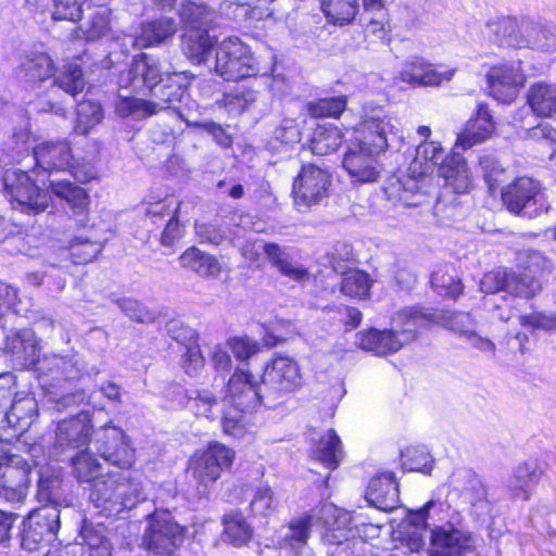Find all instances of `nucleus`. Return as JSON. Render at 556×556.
<instances>
[{"mask_svg":"<svg viewBox=\"0 0 556 556\" xmlns=\"http://www.w3.org/2000/svg\"><path fill=\"white\" fill-rule=\"evenodd\" d=\"M384 191L389 199L399 201L405 206H418L425 199L416 177L413 176L392 177Z\"/></svg>","mask_w":556,"mask_h":556,"instance_id":"nucleus-32","label":"nucleus"},{"mask_svg":"<svg viewBox=\"0 0 556 556\" xmlns=\"http://www.w3.org/2000/svg\"><path fill=\"white\" fill-rule=\"evenodd\" d=\"M317 519L315 508L293 517L278 532L277 543L279 548L287 552L309 547L308 539L313 527L317 525Z\"/></svg>","mask_w":556,"mask_h":556,"instance_id":"nucleus-21","label":"nucleus"},{"mask_svg":"<svg viewBox=\"0 0 556 556\" xmlns=\"http://www.w3.org/2000/svg\"><path fill=\"white\" fill-rule=\"evenodd\" d=\"M318 516L317 525L327 530V539L330 543L341 544L349 540L352 532V515L331 503H324L315 507Z\"/></svg>","mask_w":556,"mask_h":556,"instance_id":"nucleus-25","label":"nucleus"},{"mask_svg":"<svg viewBox=\"0 0 556 556\" xmlns=\"http://www.w3.org/2000/svg\"><path fill=\"white\" fill-rule=\"evenodd\" d=\"M366 500L370 505L384 511L396 508L400 502V494L394 475L388 471L374 477L369 481Z\"/></svg>","mask_w":556,"mask_h":556,"instance_id":"nucleus-28","label":"nucleus"},{"mask_svg":"<svg viewBox=\"0 0 556 556\" xmlns=\"http://www.w3.org/2000/svg\"><path fill=\"white\" fill-rule=\"evenodd\" d=\"M194 229L200 243L219 245L227 238L226 230L214 224L197 223Z\"/></svg>","mask_w":556,"mask_h":556,"instance_id":"nucleus-64","label":"nucleus"},{"mask_svg":"<svg viewBox=\"0 0 556 556\" xmlns=\"http://www.w3.org/2000/svg\"><path fill=\"white\" fill-rule=\"evenodd\" d=\"M91 419L88 412L81 410L75 417L59 422L56 443L61 447L78 448L90 444Z\"/></svg>","mask_w":556,"mask_h":556,"instance_id":"nucleus-29","label":"nucleus"},{"mask_svg":"<svg viewBox=\"0 0 556 556\" xmlns=\"http://www.w3.org/2000/svg\"><path fill=\"white\" fill-rule=\"evenodd\" d=\"M434 324L442 325L465 338L472 334L476 329V321L469 313L465 312L437 311Z\"/></svg>","mask_w":556,"mask_h":556,"instance_id":"nucleus-48","label":"nucleus"},{"mask_svg":"<svg viewBox=\"0 0 556 556\" xmlns=\"http://www.w3.org/2000/svg\"><path fill=\"white\" fill-rule=\"evenodd\" d=\"M313 457L329 469H336L340 465L343 458V450L341 440L334 430H328L319 439L316 447L313 450Z\"/></svg>","mask_w":556,"mask_h":556,"instance_id":"nucleus-41","label":"nucleus"},{"mask_svg":"<svg viewBox=\"0 0 556 556\" xmlns=\"http://www.w3.org/2000/svg\"><path fill=\"white\" fill-rule=\"evenodd\" d=\"M541 290V282L531 275V270L516 273L508 270L506 292L515 296L532 298Z\"/></svg>","mask_w":556,"mask_h":556,"instance_id":"nucleus-49","label":"nucleus"},{"mask_svg":"<svg viewBox=\"0 0 556 556\" xmlns=\"http://www.w3.org/2000/svg\"><path fill=\"white\" fill-rule=\"evenodd\" d=\"M235 452L219 442L208 444L206 450L191 458L189 471L204 488L217 481L222 471L231 467Z\"/></svg>","mask_w":556,"mask_h":556,"instance_id":"nucleus-14","label":"nucleus"},{"mask_svg":"<svg viewBox=\"0 0 556 556\" xmlns=\"http://www.w3.org/2000/svg\"><path fill=\"white\" fill-rule=\"evenodd\" d=\"M102 248L103 245L100 242L77 237L70 243L66 253L71 256L73 263L85 264L93 261L102 251Z\"/></svg>","mask_w":556,"mask_h":556,"instance_id":"nucleus-52","label":"nucleus"},{"mask_svg":"<svg viewBox=\"0 0 556 556\" xmlns=\"http://www.w3.org/2000/svg\"><path fill=\"white\" fill-rule=\"evenodd\" d=\"M431 285L437 293L455 298L462 293L463 287L458 279L446 270L438 269L431 275Z\"/></svg>","mask_w":556,"mask_h":556,"instance_id":"nucleus-60","label":"nucleus"},{"mask_svg":"<svg viewBox=\"0 0 556 556\" xmlns=\"http://www.w3.org/2000/svg\"><path fill=\"white\" fill-rule=\"evenodd\" d=\"M425 63L426 59L422 56H409L402 63L396 78L413 87H420L425 73Z\"/></svg>","mask_w":556,"mask_h":556,"instance_id":"nucleus-58","label":"nucleus"},{"mask_svg":"<svg viewBox=\"0 0 556 556\" xmlns=\"http://www.w3.org/2000/svg\"><path fill=\"white\" fill-rule=\"evenodd\" d=\"M528 40L526 49H532L540 52L556 51V26L545 24L541 21L529 17Z\"/></svg>","mask_w":556,"mask_h":556,"instance_id":"nucleus-38","label":"nucleus"},{"mask_svg":"<svg viewBox=\"0 0 556 556\" xmlns=\"http://www.w3.org/2000/svg\"><path fill=\"white\" fill-rule=\"evenodd\" d=\"M181 267L197 273L201 277L217 278L222 273L219 261L212 254L195 247L187 249L179 257Z\"/></svg>","mask_w":556,"mask_h":556,"instance_id":"nucleus-33","label":"nucleus"},{"mask_svg":"<svg viewBox=\"0 0 556 556\" xmlns=\"http://www.w3.org/2000/svg\"><path fill=\"white\" fill-rule=\"evenodd\" d=\"M55 84L72 97H76L83 92L85 88V79L81 66L78 63H68L58 74L54 79Z\"/></svg>","mask_w":556,"mask_h":556,"instance_id":"nucleus-50","label":"nucleus"},{"mask_svg":"<svg viewBox=\"0 0 556 556\" xmlns=\"http://www.w3.org/2000/svg\"><path fill=\"white\" fill-rule=\"evenodd\" d=\"M394 119L388 116H368L353 129L346 142L342 166L354 182L370 184L378 180L381 168L377 156L395 135Z\"/></svg>","mask_w":556,"mask_h":556,"instance_id":"nucleus-1","label":"nucleus"},{"mask_svg":"<svg viewBox=\"0 0 556 556\" xmlns=\"http://www.w3.org/2000/svg\"><path fill=\"white\" fill-rule=\"evenodd\" d=\"M213 46L214 40L207 29L187 30L182 36L184 53L194 64L205 63Z\"/></svg>","mask_w":556,"mask_h":556,"instance_id":"nucleus-37","label":"nucleus"},{"mask_svg":"<svg viewBox=\"0 0 556 556\" xmlns=\"http://www.w3.org/2000/svg\"><path fill=\"white\" fill-rule=\"evenodd\" d=\"M89 446L109 464L129 468L135 462V451L129 446L121 428L105 425L93 432Z\"/></svg>","mask_w":556,"mask_h":556,"instance_id":"nucleus-12","label":"nucleus"},{"mask_svg":"<svg viewBox=\"0 0 556 556\" xmlns=\"http://www.w3.org/2000/svg\"><path fill=\"white\" fill-rule=\"evenodd\" d=\"M80 538L88 547L89 556H112V543L102 523L84 521Z\"/></svg>","mask_w":556,"mask_h":556,"instance_id":"nucleus-40","label":"nucleus"},{"mask_svg":"<svg viewBox=\"0 0 556 556\" xmlns=\"http://www.w3.org/2000/svg\"><path fill=\"white\" fill-rule=\"evenodd\" d=\"M157 109L154 101L122 94L115 102V112L119 117H129L135 121L157 114Z\"/></svg>","mask_w":556,"mask_h":556,"instance_id":"nucleus-44","label":"nucleus"},{"mask_svg":"<svg viewBox=\"0 0 556 556\" xmlns=\"http://www.w3.org/2000/svg\"><path fill=\"white\" fill-rule=\"evenodd\" d=\"M111 12L106 8L99 9L89 20L84 33L88 41L98 40L110 31Z\"/></svg>","mask_w":556,"mask_h":556,"instance_id":"nucleus-61","label":"nucleus"},{"mask_svg":"<svg viewBox=\"0 0 556 556\" xmlns=\"http://www.w3.org/2000/svg\"><path fill=\"white\" fill-rule=\"evenodd\" d=\"M343 134L333 124L317 126L311 140V150L316 155L330 154L341 146Z\"/></svg>","mask_w":556,"mask_h":556,"instance_id":"nucleus-45","label":"nucleus"},{"mask_svg":"<svg viewBox=\"0 0 556 556\" xmlns=\"http://www.w3.org/2000/svg\"><path fill=\"white\" fill-rule=\"evenodd\" d=\"M62 470L58 465H51L40 470L37 482V504L43 503L41 507L37 506V529L39 534H46V541L55 539L60 528L59 505L62 501Z\"/></svg>","mask_w":556,"mask_h":556,"instance_id":"nucleus-6","label":"nucleus"},{"mask_svg":"<svg viewBox=\"0 0 556 556\" xmlns=\"http://www.w3.org/2000/svg\"><path fill=\"white\" fill-rule=\"evenodd\" d=\"M320 10L329 24H352L361 10L359 0H320Z\"/></svg>","mask_w":556,"mask_h":556,"instance_id":"nucleus-34","label":"nucleus"},{"mask_svg":"<svg viewBox=\"0 0 556 556\" xmlns=\"http://www.w3.org/2000/svg\"><path fill=\"white\" fill-rule=\"evenodd\" d=\"M502 200L509 212L526 218H535L551 207L546 189L530 177H519L507 185L502 190Z\"/></svg>","mask_w":556,"mask_h":556,"instance_id":"nucleus-7","label":"nucleus"},{"mask_svg":"<svg viewBox=\"0 0 556 556\" xmlns=\"http://www.w3.org/2000/svg\"><path fill=\"white\" fill-rule=\"evenodd\" d=\"M177 31V23L173 17L163 16L141 24L140 33L129 37L137 49L162 43L172 38Z\"/></svg>","mask_w":556,"mask_h":556,"instance_id":"nucleus-30","label":"nucleus"},{"mask_svg":"<svg viewBox=\"0 0 556 556\" xmlns=\"http://www.w3.org/2000/svg\"><path fill=\"white\" fill-rule=\"evenodd\" d=\"M529 16H500L488 21L482 35L500 48L526 49Z\"/></svg>","mask_w":556,"mask_h":556,"instance_id":"nucleus-18","label":"nucleus"},{"mask_svg":"<svg viewBox=\"0 0 556 556\" xmlns=\"http://www.w3.org/2000/svg\"><path fill=\"white\" fill-rule=\"evenodd\" d=\"M528 103L535 115L552 117L556 114V85L534 84L528 91Z\"/></svg>","mask_w":556,"mask_h":556,"instance_id":"nucleus-36","label":"nucleus"},{"mask_svg":"<svg viewBox=\"0 0 556 556\" xmlns=\"http://www.w3.org/2000/svg\"><path fill=\"white\" fill-rule=\"evenodd\" d=\"M94 151L80 156L72 154L67 142L37 144V176L39 168L49 173V179L55 173L67 170L78 182L86 184L97 177Z\"/></svg>","mask_w":556,"mask_h":556,"instance_id":"nucleus-5","label":"nucleus"},{"mask_svg":"<svg viewBox=\"0 0 556 556\" xmlns=\"http://www.w3.org/2000/svg\"><path fill=\"white\" fill-rule=\"evenodd\" d=\"M31 468L17 455H10L0 463V493L9 502L25 500L30 485Z\"/></svg>","mask_w":556,"mask_h":556,"instance_id":"nucleus-19","label":"nucleus"},{"mask_svg":"<svg viewBox=\"0 0 556 556\" xmlns=\"http://www.w3.org/2000/svg\"><path fill=\"white\" fill-rule=\"evenodd\" d=\"M491 94L501 102H511L525 83L521 62L514 61L492 66L486 74Z\"/></svg>","mask_w":556,"mask_h":556,"instance_id":"nucleus-20","label":"nucleus"},{"mask_svg":"<svg viewBox=\"0 0 556 556\" xmlns=\"http://www.w3.org/2000/svg\"><path fill=\"white\" fill-rule=\"evenodd\" d=\"M147 498L143 482L125 472L101 476L91 484L89 500L104 516H114L131 509Z\"/></svg>","mask_w":556,"mask_h":556,"instance_id":"nucleus-3","label":"nucleus"},{"mask_svg":"<svg viewBox=\"0 0 556 556\" xmlns=\"http://www.w3.org/2000/svg\"><path fill=\"white\" fill-rule=\"evenodd\" d=\"M434 324V312L407 307L397 312L392 318V329L402 341V345L414 341L420 329Z\"/></svg>","mask_w":556,"mask_h":556,"instance_id":"nucleus-26","label":"nucleus"},{"mask_svg":"<svg viewBox=\"0 0 556 556\" xmlns=\"http://www.w3.org/2000/svg\"><path fill=\"white\" fill-rule=\"evenodd\" d=\"M184 72L163 75L161 63L152 55L140 53L134 58L129 68L121 73L118 85L140 93L149 90L152 101L157 104V113L175 109L187 98V83Z\"/></svg>","mask_w":556,"mask_h":556,"instance_id":"nucleus-2","label":"nucleus"},{"mask_svg":"<svg viewBox=\"0 0 556 556\" xmlns=\"http://www.w3.org/2000/svg\"><path fill=\"white\" fill-rule=\"evenodd\" d=\"M3 185L14 208L27 214L35 212V182L27 172L22 169L5 170Z\"/></svg>","mask_w":556,"mask_h":556,"instance_id":"nucleus-22","label":"nucleus"},{"mask_svg":"<svg viewBox=\"0 0 556 556\" xmlns=\"http://www.w3.org/2000/svg\"><path fill=\"white\" fill-rule=\"evenodd\" d=\"M227 346L241 362H247L260 351V344L249 337H232L227 340Z\"/></svg>","mask_w":556,"mask_h":556,"instance_id":"nucleus-62","label":"nucleus"},{"mask_svg":"<svg viewBox=\"0 0 556 556\" xmlns=\"http://www.w3.org/2000/svg\"><path fill=\"white\" fill-rule=\"evenodd\" d=\"M241 255L250 263L258 261L261 252H264L269 262L285 277L302 282L308 279V270L301 264L294 262L288 248L276 243H264L262 241L247 240L240 249Z\"/></svg>","mask_w":556,"mask_h":556,"instance_id":"nucleus-11","label":"nucleus"},{"mask_svg":"<svg viewBox=\"0 0 556 556\" xmlns=\"http://www.w3.org/2000/svg\"><path fill=\"white\" fill-rule=\"evenodd\" d=\"M371 281L369 276L362 270H349L344 274L341 291L351 296L363 299L368 295Z\"/></svg>","mask_w":556,"mask_h":556,"instance_id":"nucleus-54","label":"nucleus"},{"mask_svg":"<svg viewBox=\"0 0 556 556\" xmlns=\"http://www.w3.org/2000/svg\"><path fill=\"white\" fill-rule=\"evenodd\" d=\"M224 535L233 546L245 545L253 535L252 527L247 522L243 514L238 510H231L224 515Z\"/></svg>","mask_w":556,"mask_h":556,"instance_id":"nucleus-43","label":"nucleus"},{"mask_svg":"<svg viewBox=\"0 0 556 556\" xmlns=\"http://www.w3.org/2000/svg\"><path fill=\"white\" fill-rule=\"evenodd\" d=\"M420 87H440L455 76L457 70L444 64H432L426 60Z\"/></svg>","mask_w":556,"mask_h":556,"instance_id":"nucleus-59","label":"nucleus"},{"mask_svg":"<svg viewBox=\"0 0 556 556\" xmlns=\"http://www.w3.org/2000/svg\"><path fill=\"white\" fill-rule=\"evenodd\" d=\"M265 393L262 391V380L249 370L237 368L230 376L224 400L237 410L254 409L257 405L265 406Z\"/></svg>","mask_w":556,"mask_h":556,"instance_id":"nucleus-15","label":"nucleus"},{"mask_svg":"<svg viewBox=\"0 0 556 556\" xmlns=\"http://www.w3.org/2000/svg\"><path fill=\"white\" fill-rule=\"evenodd\" d=\"M141 211L144 213L147 220H150L151 224H157L166 217L170 218L177 215L179 202L173 195L161 197L150 193L142 202Z\"/></svg>","mask_w":556,"mask_h":556,"instance_id":"nucleus-39","label":"nucleus"},{"mask_svg":"<svg viewBox=\"0 0 556 556\" xmlns=\"http://www.w3.org/2000/svg\"><path fill=\"white\" fill-rule=\"evenodd\" d=\"M214 70L225 80H238L257 74L249 47L238 37H228L217 46Z\"/></svg>","mask_w":556,"mask_h":556,"instance_id":"nucleus-9","label":"nucleus"},{"mask_svg":"<svg viewBox=\"0 0 556 556\" xmlns=\"http://www.w3.org/2000/svg\"><path fill=\"white\" fill-rule=\"evenodd\" d=\"M356 344L365 351L382 356L397 352L403 348L402 341L393 329H369L357 333Z\"/></svg>","mask_w":556,"mask_h":556,"instance_id":"nucleus-31","label":"nucleus"},{"mask_svg":"<svg viewBox=\"0 0 556 556\" xmlns=\"http://www.w3.org/2000/svg\"><path fill=\"white\" fill-rule=\"evenodd\" d=\"M471 534L468 531L445 523L435 527L431 533L432 552L438 556H460L471 546Z\"/></svg>","mask_w":556,"mask_h":556,"instance_id":"nucleus-23","label":"nucleus"},{"mask_svg":"<svg viewBox=\"0 0 556 556\" xmlns=\"http://www.w3.org/2000/svg\"><path fill=\"white\" fill-rule=\"evenodd\" d=\"M448 486V496L459 500L460 504L470 507L476 515L488 511L490 504L485 486L471 469L454 470L450 477Z\"/></svg>","mask_w":556,"mask_h":556,"instance_id":"nucleus-16","label":"nucleus"},{"mask_svg":"<svg viewBox=\"0 0 556 556\" xmlns=\"http://www.w3.org/2000/svg\"><path fill=\"white\" fill-rule=\"evenodd\" d=\"M249 513L255 518H268L277 511L279 501L274 490L267 484L248 488Z\"/></svg>","mask_w":556,"mask_h":556,"instance_id":"nucleus-35","label":"nucleus"},{"mask_svg":"<svg viewBox=\"0 0 556 556\" xmlns=\"http://www.w3.org/2000/svg\"><path fill=\"white\" fill-rule=\"evenodd\" d=\"M194 396L190 395L186 405L194 412L197 416H203L207 419L217 417L218 403L215 396L208 391H195Z\"/></svg>","mask_w":556,"mask_h":556,"instance_id":"nucleus-56","label":"nucleus"},{"mask_svg":"<svg viewBox=\"0 0 556 556\" xmlns=\"http://www.w3.org/2000/svg\"><path fill=\"white\" fill-rule=\"evenodd\" d=\"M402 466L409 471L430 473L433 458L425 446H412L402 453Z\"/></svg>","mask_w":556,"mask_h":556,"instance_id":"nucleus-51","label":"nucleus"},{"mask_svg":"<svg viewBox=\"0 0 556 556\" xmlns=\"http://www.w3.org/2000/svg\"><path fill=\"white\" fill-rule=\"evenodd\" d=\"M346 108V97L337 96L318 99L308 103V112L314 117H338Z\"/></svg>","mask_w":556,"mask_h":556,"instance_id":"nucleus-55","label":"nucleus"},{"mask_svg":"<svg viewBox=\"0 0 556 556\" xmlns=\"http://www.w3.org/2000/svg\"><path fill=\"white\" fill-rule=\"evenodd\" d=\"M72 467L73 473L79 482L92 484L96 479L101 477L99 476L101 465L93 456V451L89 445L72 457Z\"/></svg>","mask_w":556,"mask_h":556,"instance_id":"nucleus-47","label":"nucleus"},{"mask_svg":"<svg viewBox=\"0 0 556 556\" xmlns=\"http://www.w3.org/2000/svg\"><path fill=\"white\" fill-rule=\"evenodd\" d=\"M148 522L142 541L154 554L168 556L184 542V528L173 520L168 510H155L149 515Z\"/></svg>","mask_w":556,"mask_h":556,"instance_id":"nucleus-10","label":"nucleus"},{"mask_svg":"<svg viewBox=\"0 0 556 556\" xmlns=\"http://www.w3.org/2000/svg\"><path fill=\"white\" fill-rule=\"evenodd\" d=\"M58 198L64 200L73 218L79 226L88 222L89 195L87 191L67 179L50 178L47 187Z\"/></svg>","mask_w":556,"mask_h":556,"instance_id":"nucleus-24","label":"nucleus"},{"mask_svg":"<svg viewBox=\"0 0 556 556\" xmlns=\"http://www.w3.org/2000/svg\"><path fill=\"white\" fill-rule=\"evenodd\" d=\"M257 92L245 86L237 87L224 96V105L229 113L240 114L257 100Z\"/></svg>","mask_w":556,"mask_h":556,"instance_id":"nucleus-57","label":"nucleus"},{"mask_svg":"<svg viewBox=\"0 0 556 556\" xmlns=\"http://www.w3.org/2000/svg\"><path fill=\"white\" fill-rule=\"evenodd\" d=\"M179 16L188 30L206 29L213 21L214 12L203 3L186 0L180 5Z\"/></svg>","mask_w":556,"mask_h":556,"instance_id":"nucleus-46","label":"nucleus"},{"mask_svg":"<svg viewBox=\"0 0 556 556\" xmlns=\"http://www.w3.org/2000/svg\"><path fill=\"white\" fill-rule=\"evenodd\" d=\"M448 486V496L459 500L460 504L470 507L476 515L488 511L490 504L485 486L471 469L454 470L450 477Z\"/></svg>","mask_w":556,"mask_h":556,"instance_id":"nucleus-17","label":"nucleus"},{"mask_svg":"<svg viewBox=\"0 0 556 556\" xmlns=\"http://www.w3.org/2000/svg\"><path fill=\"white\" fill-rule=\"evenodd\" d=\"M331 185L329 173L314 164H305L294 178L292 194L299 210L308 208L321 202Z\"/></svg>","mask_w":556,"mask_h":556,"instance_id":"nucleus-13","label":"nucleus"},{"mask_svg":"<svg viewBox=\"0 0 556 556\" xmlns=\"http://www.w3.org/2000/svg\"><path fill=\"white\" fill-rule=\"evenodd\" d=\"M493 131L494 122L489 108L484 103H479L476 116L467 123L465 129L458 135L455 149L465 151L490 138Z\"/></svg>","mask_w":556,"mask_h":556,"instance_id":"nucleus-27","label":"nucleus"},{"mask_svg":"<svg viewBox=\"0 0 556 556\" xmlns=\"http://www.w3.org/2000/svg\"><path fill=\"white\" fill-rule=\"evenodd\" d=\"M479 165L483 172V177L490 190L497 188L504 176V168L500 165L495 156L484 154L479 159Z\"/></svg>","mask_w":556,"mask_h":556,"instance_id":"nucleus-63","label":"nucleus"},{"mask_svg":"<svg viewBox=\"0 0 556 556\" xmlns=\"http://www.w3.org/2000/svg\"><path fill=\"white\" fill-rule=\"evenodd\" d=\"M444 151L439 142L424 141L418 144L416 155L410 164L414 176H424L438 166V172L444 178L445 184L455 192L464 193L471 187V175L468 166L458 149H453L448 156H443Z\"/></svg>","mask_w":556,"mask_h":556,"instance_id":"nucleus-4","label":"nucleus"},{"mask_svg":"<svg viewBox=\"0 0 556 556\" xmlns=\"http://www.w3.org/2000/svg\"><path fill=\"white\" fill-rule=\"evenodd\" d=\"M103 118L102 109L99 103L83 101L77 104L76 132L86 135Z\"/></svg>","mask_w":556,"mask_h":556,"instance_id":"nucleus-53","label":"nucleus"},{"mask_svg":"<svg viewBox=\"0 0 556 556\" xmlns=\"http://www.w3.org/2000/svg\"><path fill=\"white\" fill-rule=\"evenodd\" d=\"M539 477L540 472L536 467L528 463H521L514 469L508 481V488L515 497L527 501Z\"/></svg>","mask_w":556,"mask_h":556,"instance_id":"nucleus-42","label":"nucleus"},{"mask_svg":"<svg viewBox=\"0 0 556 556\" xmlns=\"http://www.w3.org/2000/svg\"><path fill=\"white\" fill-rule=\"evenodd\" d=\"M261 380L265 406L268 408L281 403L286 394L294 392L302 384L298 363L283 355L274 357L265 365Z\"/></svg>","mask_w":556,"mask_h":556,"instance_id":"nucleus-8","label":"nucleus"}]
</instances>
